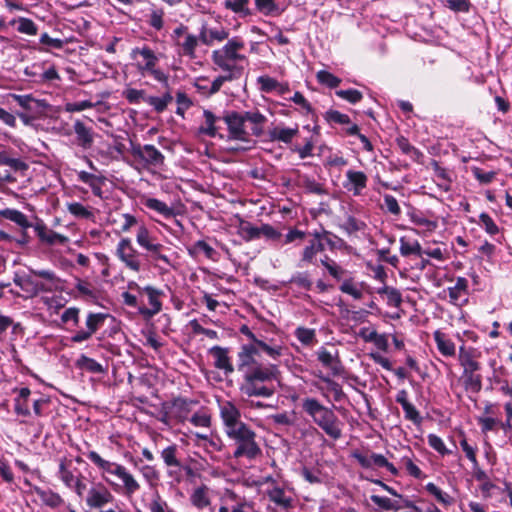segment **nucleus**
<instances>
[{"mask_svg": "<svg viewBox=\"0 0 512 512\" xmlns=\"http://www.w3.org/2000/svg\"><path fill=\"white\" fill-rule=\"evenodd\" d=\"M280 376L276 364L254 365L243 374L240 390L248 397L269 398L276 392L275 383L280 382Z\"/></svg>", "mask_w": 512, "mask_h": 512, "instance_id": "nucleus-1", "label": "nucleus"}, {"mask_svg": "<svg viewBox=\"0 0 512 512\" xmlns=\"http://www.w3.org/2000/svg\"><path fill=\"white\" fill-rule=\"evenodd\" d=\"M227 125L229 139L247 142L250 136L260 137L264 133L263 125L267 121L258 110L256 111H227L223 116Z\"/></svg>", "mask_w": 512, "mask_h": 512, "instance_id": "nucleus-2", "label": "nucleus"}, {"mask_svg": "<svg viewBox=\"0 0 512 512\" xmlns=\"http://www.w3.org/2000/svg\"><path fill=\"white\" fill-rule=\"evenodd\" d=\"M244 47V40L239 36H234L228 39L223 47L212 51V62L223 72H232L242 76L244 69L237 63L247 60V57L240 53Z\"/></svg>", "mask_w": 512, "mask_h": 512, "instance_id": "nucleus-3", "label": "nucleus"}, {"mask_svg": "<svg viewBox=\"0 0 512 512\" xmlns=\"http://www.w3.org/2000/svg\"><path fill=\"white\" fill-rule=\"evenodd\" d=\"M310 235L312 239L303 250L302 262L316 264L317 254H322L327 249L331 251L341 249L344 244L341 238L324 229L321 231L315 230L313 233H310Z\"/></svg>", "mask_w": 512, "mask_h": 512, "instance_id": "nucleus-4", "label": "nucleus"}, {"mask_svg": "<svg viewBox=\"0 0 512 512\" xmlns=\"http://www.w3.org/2000/svg\"><path fill=\"white\" fill-rule=\"evenodd\" d=\"M458 360L463 368L461 379L465 389L478 393L482 388V377L478 373L480 363L476 360L474 349H466L465 346H460Z\"/></svg>", "mask_w": 512, "mask_h": 512, "instance_id": "nucleus-5", "label": "nucleus"}, {"mask_svg": "<svg viewBox=\"0 0 512 512\" xmlns=\"http://www.w3.org/2000/svg\"><path fill=\"white\" fill-rule=\"evenodd\" d=\"M302 408L329 435L334 438H338L340 436V430L334 423V414L331 410L321 405L314 398L305 399L303 401Z\"/></svg>", "mask_w": 512, "mask_h": 512, "instance_id": "nucleus-6", "label": "nucleus"}, {"mask_svg": "<svg viewBox=\"0 0 512 512\" xmlns=\"http://www.w3.org/2000/svg\"><path fill=\"white\" fill-rule=\"evenodd\" d=\"M130 152L134 159L147 166H161L164 163V155L151 144L141 145L131 142Z\"/></svg>", "mask_w": 512, "mask_h": 512, "instance_id": "nucleus-7", "label": "nucleus"}, {"mask_svg": "<svg viewBox=\"0 0 512 512\" xmlns=\"http://www.w3.org/2000/svg\"><path fill=\"white\" fill-rule=\"evenodd\" d=\"M240 333L245 335L250 341V344L258 345L262 352L273 360H277L283 355V346L278 344L273 339H267L264 336L257 337L247 325H242L239 329Z\"/></svg>", "mask_w": 512, "mask_h": 512, "instance_id": "nucleus-8", "label": "nucleus"}, {"mask_svg": "<svg viewBox=\"0 0 512 512\" xmlns=\"http://www.w3.org/2000/svg\"><path fill=\"white\" fill-rule=\"evenodd\" d=\"M116 256L125 266L134 271L139 272L142 264L140 260V253L133 247L130 238H122L116 247Z\"/></svg>", "mask_w": 512, "mask_h": 512, "instance_id": "nucleus-9", "label": "nucleus"}, {"mask_svg": "<svg viewBox=\"0 0 512 512\" xmlns=\"http://www.w3.org/2000/svg\"><path fill=\"white\" fill-rule=\"evenodd\" d=\"M129 288H136L139 292H144L147 297L151 308L145 306L138 307V311L144 317L150 318L158 314L162 310V303L159 300L160 296L164 295L163 291L156 289L153 286L140 287L135 282L129 283Z\"/></svg>", "mask_w": 512, "mask_h": 512, "instance_id": "nucleus-10", "label": "nucleus"}, {"mask_svg": "<svg viewBox=\"0 0 512 512\" xmlns=\"http://www.w3.org/2000/svg\"><path fill=\"white\" fill-rule=\"evenodd\" d=\"M108 317L105 313H93L89 312L86 318V329H81L75 332L71 337V341L74 343H82L89 340L93 334H95L103 325Z\"/></svg>", "mask_w": 512, "mask_h": 512, "instance_id": "nucleus-11", "label": "nucleus"}, {"mask_svg": "<svg viewBox=\"0 0 512 512\" xmlns=\"http://www.w3.org/2000/svg\"><path fill=\"white\" fill-rule=\"evenodd\" d=\"M72 131L75 135L73 143L80 147L82 150H89L93 147L96 132L92 125L80 119H76L72 126Z\"/></svg>", "mask_w": 512, "mask_h": 512, "instance_id": "nucleus-12", "label": "nucleus"}, {"mask_svg": "<svg viewBox=\"0 0 512 512\" xmlns=\"http://www.w3.org/2000/svg\"><path fill=\"white\" fill-rule=\"evenodd\" d=\"M356 300H364V305L371 310L376 308L373 296L367 290H358L354 288V302ZM371 316V311L365 310L354 303V327L367 324V321H370L369 317Z\"/></svg>", "mask_w": 512, "mask_h": 512, "instance_id": "nucleus-13", "label": "nucleus"}, {"mask_svg": "<svg viewBox=\"0 0 512 512\" xmlns=\"http://www.w3.org/2000/svg\"><path fill=\"white\" fill-rule=\"evenodd\" d=\"M260 352H262V350L258 345L243 344L240 348V351L238 352V371L245 374L248 369H250L254 365L260 364L256 360V356H258Z\"/></svg>", "mask_w": 512, "mask_h": 512, "instance_id": "nucleus-14", "label": "nucleus"}, {"mask_svg": "<svg viewBox=\"0 0 512 512\" xmlns=\"http://www.w3.org/2000/svg\"><path fill=\"white\" fill-rule=\"evenodd\" d=\"M358 327V330L354 331L358 337L362 338L365 342L373 343L380 350H387L388 340L386 336L378 334L376 327L370 321H367V324H362Z\"/></svg>", "mask_w": 512, "mask_h": 512, "instance_id": "nucleus-15", "label": "nucleus"}, {"mask_svg": "<svg viewBox=\"0 0 512 512\" xmlns=\"http://www.w3.org/2000/svg\"><path fill=\"white\" fill-rule=\"evenodd\" d=\"M226 433L230 438L237 442V448H257V445L254 442V432L251 431L243 422L239 423L235 427L227 429Z\"/></svg>", "mask_w": 512, "mask_h": 512, "instance_id": "nucleus-16", "label": "nucleus"}, {"mask_svg": "<svg viewBox=\"0 0 512 512\" xmlns=\"http://www.w3.org/2000/svg\"><path fill=\"white\" fill-rule=\"evenodd\" d=\"M317 358L327 372V376L322 377L323 380L327 381L330 376H339L342 373V365L336 354L321 347L317 351Z\"/></svg>", "mask_w": 512, "mask_h": 512, "instance_id": "nucleus-17", "label": "nucleus"}, {"mask_svg": "<svg viewBox=\"0 0 512 512\" xmlns=\"http://www.w3.org/2000/svg\"><path fill=\"white\" fill-rule=\"evenodd\" d=\"M32 228L36 232L39 240L42 243L48 244V245H55V244H66L69 239L67 236L59 234L51 229H49L46 224L42 220H37L35 224H33Z\"/></svg>", "mask_w": 512, "mask_h": 512, "instance_id": "nucleus-18", "label": "nucleus"}, {"mask_svg": "<svg viewBox=\"0 0 512 512\" xmlns=\"http://www.w3.org/2000/svg\"><path fill=\"white\" fill-rule=\"evenodd\" d=\"M138 56H141L143 58L142 62H137L136 64L138 71L142 75H144L147 70L156 67L158 57L150 47L145 45L143 47H136L132 49L131 58L137 59Z\"/></svg>", "mask_w": 512, "mask_h": 512, "instance_id": "nucleus-19", "label": "nucleus"}, {"mask_svg": "<svg viewBox=\"0 0 512 512\" xmlns=\"http://www.w3.org/2000/svg\"><path fill=\"white\" fill-rule=\"evenodd\" d=\"M196 404H198V402L192 399L183 397L174 398L169 404L170 414L173 415L176 421L184 422L188 419V416L192 410V406Z\"/></svg>", "mask_w": 512, "mask_h": 512, "instance_id": "nucleus-20", "label": "nucleus"}, {"mask_svg": "<svg viewBox=\"0 0 512 512\" xmlns=\"http://www.w3.org/2000/svg\"><path fill=\"white\" fill-rule=\"evenodd\" d=\"M13 282L22 291L30 294L31 296H36L40 292L48 290L43 283L34 280L30 275L20 274L18 272L14 274Z\"/></svg>", "mask_w": 512, "mask_h": 512, "instance_id": "nucleus-21", "label": "nucleus"}, {"mask_svg": "<svg viewBox=\"0 0 512 512\" xmlns=\"http://www.w3.org/2000/svg\"><path fill=\"white\" fill-rule=\"evenodd\" d=\"M114 499L111 492L103 487H92L88 491V495L86 498L87 505L91 508H101L104 505L112 502Z\"/></svg>", "mask_w": 512, "mask_h": 512, "instance_id": "nucleus-22", "label": "nucleus"}, {"mask_svg": "<svg viewBox=\"0 0 512 512\" xmlns=\"http://www.w3.org/2000/svg\"><path fill=\"white\" fill-rule=\"evenodd\" d=\"M14 392H17V396L14 399V411L19 416L29 417L32 415V411L30 409V403L32 404V400L30 396L32 394L31 390L28 387H22L20 389H15Z\"/></svg>", "mask_w": 512, "mask_h": 512, "instance_id": "nucleus-23", "label": "nucleus"}, {"mask_svg": "<svg viewBox=\"0 0 512 512\" xmlns=\"http://www.w3.org/2000/svg\"><path fill=\"white\" fill-rule=\"evenodd\" d=\"M450 302L461 306L468 301V281L464 277H458L455 285L448 288Z\"/></svg>", "mask_w": 512, "mask_h": 512, "instance_id": "nucleus-24", "label": "nucleus"}, {"mask_svg": "<svg viewBox=\"0 0 512 512\" xmlns=\"http://www.w3.org/2000/svg\"><path fill=\"white\" fill-rule=\"evenodd\" d=\"M220 416L223 420L226 430L241 423L240 411L230 401H225L220 404Z\"/></svg>", "mask_w": 512, "mask_h": 512, "instance_id": "nucleus-25", "label": "nucleus"}, {"mask_svg": "<svg viewBox=\"0 0 512 512\" xmlns=\"http://www.w3.org/2000/svg\"><path fill=\"white\" fill-rule=\"evenodd\" d=\"M209 353L214 357V366L217 369L223 370L226 375L234 372V367L228 356L227 348L214 346L209 350Z\"/></svg>", "mask_w": 512, "mask_h": 512, "instance_id": "nucleus-26", "label": "nucleus"}, {"mask_svg": "<svg viewBox=\"0 0 512 512\" xmlns=\"http://www.w3.org/2000/svg\"><path fill=\"white\" fill-rule=\"evenodd\" d=\"M229 39V31L224 28H208L206 25H202L199 33V40L207 45H213L214 41L221 42Z\"/></svg>", "mask_w": 512, "mask_h": 512, "instance_id": "nucleus-27", "label": "nucleus"}, {"mask_svg": "<svg viewBox=\"0 0 512 512\" xmlns=\"http://www.w3.org/2000/svg\"><path fill=\"white\" fill-rule=\"evenodd\" d=\"M55 408V401L49 396L40 395L38 398L32 399V411L36 417H48Z\"/></svg>", "mask_w": 512, "mask_h": 512, "instance_id": "nucleus-28", "label": "nucleus"}, {"mask_svg": "<svg viewBox=\"0 0 512 512\" xmlns=\"http://www.w3.org/2000/svg\"><path fill=\"white\" fill-rule=\"evenodd\" d=\"M433 337L436 342L437 349L443 356H446V357L455 356L456 346H455L454 342L450 338L447 337L446 334L437 330L434 332Z\"/></svg>", "mask_w": 512, "mask_h": 512, "instance_id": "nucleus-29", "label": "nucleus"}, {"mask_svg": "<svg viewBox=\"0 0 512 512\" xmlns=\"http://www.w3.org/2000/svg\"><path fill=\"white\" fill-rule=\"evenodd\" d=\"M298 132L299 130L297 126L295 128L276 126L268 131V135L271 141H279L288 144L293 140Z\"/></svg>", "mask_w": 512, "mask_h": 512, "instance_id": "nucleus-30", "label": "nucleus"}, {"mask_svg": "<svg viewBox=\"0 0 512 512\" xmlns=\"http://www.w3.org/2000/svg\"><path fill=\"white\" fill-rule=\"evenodd\" d=\"M76 468L73 465L72 459L64 458L60 461L59 464V477L64 482L67 487H72L74 482L78 479L76 475H74L73 471Z\"/></svg>", "mask_w": 512, "mask_h": 512, "instance_id": "nucleus-31", "label": "nucleus"}, {"mask_svg": "<svg viewBox=\"0 0 512 512\" xmlns=\"http://www.w3.org/2000/svg\"><path fill=\"white\" fill-rule=\"evenodd\" d=\"M199 38L195 35L187 33L184 36V41L176 40V46L179 47L178 53L189 58H195V50L198 46Z\"/></svg>", "mask_w": 512, "mask_h": 512, "instance_id": "nucleus-32", "label": "nucleus"}, {"mask_svg": "<svg viewBox=\"0 0 512 512\" xmlns=\"http://www.w3.org/2000/svg\"><path fill=\"white\" fill-rule=\"evenodd\" d=\"M76 367L80 370L92 373V374H103L106 372V369L103 365L97 362L95 359L90 358L84 354H82L75 363Z\"/></svg>", "mask_w": 512, "mask_h": 512, "instance_id": "nucleus-33", "label": "nucleus"}, {"mask_svg": "<svg viewBox=\"0 0 512 512\" xmlns=\"http://www.w3.org/2000/svg\"><path fill=\"white\" fill-rule=\"evenodd\" d=\"M155 248H151L147 251V260L158 267V262H163L166 266H172L171 259L164 253L168 248L163 244L157 243Z\"/></svg>", "mask_w": 512, "mask_h": 512, "instance_id": "nucleus-34", "label": "nucleus"}, {"mask_svg": "<svg viewBox=\"0 0 512 512\" xmlns=\"http://www.w3.org/2000/svg\"><path fill=\"white\" fill-rule=\"evenodd\" d=\"M136 241L137 244L146 252L151 249L155 248L154 246L159 243L155 236L152 235V233L149 231V229L145 225H140L137 230L136 234Z\"/></svg>", "mask_w": 512, "mask_h": 512, "instance_id": "nucleus-35", "label": "nucleus"}, {"mask_svg": "<svg viewBox=\"0 0 512 512\" xmlns=\"http://www.w3.org/2000/svg\"><path fill=\"white\" fill-rule=\"evenodd\" d=\"M144 205L146 208L156 211L166 219H170L175 216L174 209L159 199L147 198L144 201Z\"/></svg>", "mask_w": 512, "mask_h": 512, "instance_id": "nucleus-36", "label": "nucleus"}, {"mask_svg": "<svg viewBox=\"0 0 512 512\" xmlns=\"http://www.w3.org/2000/svg\"><path fill=\"white\" fill-rule=\"evenodd\" d=\"M203 116L205 118V124L199 127V134L206 135L209 137H216L218 128L215 125L216 121L219 120L212 111L205 109L203 111Z\"/></svg>", "mask_w": 512, "mask_h": 512, "instance_id": "nucleus-37", "label": "nucleus"}, {"mask_svg": "<svg viewBox=\"0 0 512 512\" xmlns=\"http://www.w3.org/2000/svg\"><path fill=\"white\" fill-rule=\"evenodd\" d=\"M0 214L5 219L16 223L23 229H27L33 226V224L28 221L27 216L17 209L6 208L2 210Z\"/></svg>", "mask_w": 512, "mask_h": 512, "instance_id": "nucleus-38", "label": "nucleus"}, {"mask_svg": "<svg viewBox=\"0 0 512 512\" xmlns=\"http://www.w3.org/2000/svg\"><path fill=\"white\" fill-rule=\"evenodd\" d=\"M173 97L169 90L163 94L161 97L157 96H147L145 98V102L152 106L157 113H162L166 110L167 106L172 102Z\"/></svg>", "mask_w": 512, "mask_h": 512, "instance_id": "nucleus-39", "label": "nucleus"}, {"mask_svg": "<svg viewBox=\"0 0 512 512\" xmlns=\"http://www.w3.org/2000/svg\"><path fill=\"white\" fill-rule=\"evenodd\" d=\"M249 0H225L223 5L225 9L231 10L240 17L252 15V11L248 7Z\"/></svg>", "mask_w": 512, "mask_h": 512, "instance_id": "nucleus-40", "label": "nucleus"}, {"mask_svg": "<svg viewBox=\"0 0 512 512\" xmlns=\"http://www.w3.org/2000/svg\"><path fill=\"white\" fill-rule=\"evenodd\" d=\"M378 294L384 296L387 305L391 307H399L402 303V295L400 291L394 287L384 286L378 290Z\"/></svg>", "mask_w": 512, "mask_h": 512, "instance_id": "nucleus-41", "label": "nucleus"}, {"mask_svg": "<svg viewBox=\"0 0 512 512\" xmlns=\"http://www.w3.org/2000/svg\"><path fill=\"white\" fill-rule=\"evenodd\" d=\"M260 226H254L248 221H241L239 226L240 236L247 242L260 239Z\"/></svg>", "mask_w": 512, "mask_h": 512, "instance_id": "nucleus-42", "label": "nucleus"}, {"mask_svg": "<svg viewBox=\"0 0 512 512\" xmlns=\"http://www.w3.org/2000/svg\"><path fill=\"white\" fill-rule=\"evenodd\" d=\"M188 251L190 255L203 253L208 259L211 260H215L217 256L216 250L204 240L196 241L194 245L188 249Z\"/></svg>", "mask_w": 512, "mask_h": 512, "instance_id": "nucleus-43", "label": "nucleus"}, {"mask_svg": "<svg viewBox=\"0 0 512 512\" xmlns=\"http://www.w3.org/2000/svg\"><path fill=\"white\" fill-rule=\"evenodd\" d=\"M10 97L13 98L17 104L26 112H33L39 106V101L32 97V95H17L10 94Z\"/></svg>", "mask_w": 512, "mask_h": 512, "instance_id": "nucleus-44", "label": "nucleus"}, {"mask_svg": "<svg viewBox=\"0 0 512 512\" xmlns=\"http://www.w3.org/2000/svg\"><path fill=\"white\" fill-rule=\"evenodd\" d=\"M18 23L17 31L22 34L34 36L38 32L37 25L29 18L19 17L17 20L14 19L11 21V25Z\"/></svg>", "mask_w": 512, "mask_h": 512, "instance_id": "nucleus-45", "label": "nucleus"}, {"mask_svg": "<svg viewBox=\"0 0 512 512\" xmlns=\"http://www.w3.org/2000/svg\"><path fill=\"white\" fill-rule=\"evenodd\" d=\"M241 76L234 74L232 72H225L223 75H219L214 79V81L211 83L209 89L207 90V96H211L216 94L218 91H220L222 85L225 82L233 81L239 79Z\"/></svg>", "mask_w": 512, "mask_h": 512, "instance_id": "nucleus-46", "label": "nucleus"}, {"mask_svg": "<svg viewBox=\"0 0 512 512\" xmlns=\"http://www.w3.org/2000/svg\"><path fill=\"white\" fill-rule=\"evenodd\" d=\"M431 166L433 168V171L435 173V176L440 180V183L438 185L445 191H448L450 189L451 184V177L448 171L441 167L439 163L435 160L431 162Z\"/></svg>", "mask_w": 512, "mask_h": 512, "instance_id": "nucleus-47", "label": "nucleus"}, {"mask_svg": "<svg viewBox=\"0 0 512 512\" xmlns=\"http://www.w3.org/2000/svg\"><path fill=\"white\" fill-rule=\"evenodd\" d=\"M36 493L43 501V503L49 507L55 508L62 504L63 499L61 496L51 490L36 489Z\"/></svg>", "mask_w": 512, "mask_h": 512, "instance_id": "nucleus-48", "label": "nucleus"}, {"mask_svg": "<svg viewBox=\"0 0 512 512\" xmlns=\"http://www.w3.org/2000/svg\"><path fill=\"white\" fill-rule=\"evenodd\" d=\"M400 253L402 256H408L411 254L421 255L422 247L418 241H409L406 237H401Z\"/></svg>", "mask_w": 512, "mask_h": 512, "instance_id": "nucleus-49", "label": "nucleus"}, {"mask_svg": "<svg viewBox=\"0 0 512 512\" xmlns=\"http://www.w3.org/2000/svg\"><path fill=\"white\" fill-rule=\"evenodd\" d=\"M260 238H265L267 241L280 243L282 240V233L270 224H262L260 226Z\"/></svg>", "mask_w": 512, "mask_h": 512, "instance_id": "nucleus-50", "label": "nucleus"}, {"mask_svg": "<svg viewBox=\"0 0 512 512\" xmlns=\"http://www.w3.org/2000/svg\"><path fill=\"white\" fill-rule=\"evenodd\" d=\"M426 490L432 496H434L439 503H441L445 506H449L453 502L452 497L448 493H446V492L442 491L440 488H438L434 483H428L426 485Z\"/></svg>", "mask_w": 512, "mask_h": 512, "instance_id": "nucleus-51", "label": "nucleus"}, {"mask_svg": "<svg viewBox=\"0 0 512 512\" xmlns=\"http://www.w3.org/2000/svg\"><path fill=\"white\" fill-rule=\"evenodd\" d=\"M67 210L76 218L92 219L94 214L79 202L68 203Z\"/></svg>", "mask_w": 512, "mask_h": 512, "instance_id": "nucleus-52", "label": "nucleus"}, {"mask_svg": "<svg viewBox=\"0 0 512 512\" xmlns=\"http://www.w3.org/2000/svg\"><path fill=\"white\" fill-rule=\"evenodd\" d=\"M255 6L260 13L266 16L279 13V8L275 0H255Z\"/></svg>", "mask_w": 512, "mask_h": 512, "instance_id": "nucleus-53", "label": "nucleus"}, {"mask_svg": "<svg viewBox=\"0 0 512 512\" xmlns=\"http://www.w3.org/2000/svg\"><path fill=\"white\" fill-rule=\"evenodd\" d=\"M317 81L329 88H336L341 83L340 78L336 77L332 73L326 70H320L316 74Z\"/></svg>", "mask_w": 512, "mask_h": 512, "instance_id": "nucleus-54", "label": "nucleus"}, {"mask_svg": "<svg viewBox=\"0 0 512 512\" xmlns=\"http://www.w3.org/2000/svg\"><path fill=\"white\" fill-rule=\"evenodd\" d=\"M306 237V233L296 228L290 229L285 235L282 234V240L279 244L286 245L290 243H301Z\"/></svg>", "mask_w": 512, "mask_h": 512, "instance_id": "nucleus-55", "label": "nucleus"}, {"mask_svg": "<svg viewBox=\"0 0 512 512\" xmlns=\"http://www.w3.org/2000/svg\"><path fill=\"white\" fill-rule=\"evenodd\" d=\"M257 83L260 85V90L265 93H271L280 86V82L270 76H259Z\"/></svg>", "mask_w": 512, "mask_h": 512, "instance_id": "nucleus-56", "label": "nucleus"}, {"mask_svg": "<svg viewBox=\"0 0 512 512\" xmlns=\"http://www.w3.org/2000/svg\"><path fill=\"white\" fill-rule=\"evenodd\" d=\"M290 284H295L299 288L304 290H310L312 287V282L309 279V276L306 272H298L294 274L288 281Z\"/></svg>", "mask_w": 512, "mask_h": 512, "instance_id": "nucleus-57", "label": "nucleus"}, {"mask_svg": "<svg viewBox=\"0 0 512 512\" xmlns=\"http://www.w3.org/2000/svg\"><path fill=\"white\" fill-rule=\"evenodd\" d=\"M320 263L328 270L329 274L336 279H340L342 277V269L327 255H323L320 257Z\"/></svg>", "mask_w": 512, "mask_h": 512, "instance_id": "nucleus-58", "label": "nucleus"}, {"mask_svg": "<svg viewBox=\"0 0 512 512\" xmlns=\"http://www.w3.org/2000/svg\"><path fill=\"white\" fill-rule=\"evenodd\" d=\"M325 119L329 122V123H334V124H340V125H344V124H349L350 123V118L347 114H343L337 110H329L326 112L325 114Z\"/></svg>", "mask_w": 512, "mask_h": 512, "instance_id": "nucleus-59", "label": "nucleus"}, {"mask_svg": "<svg viewBox=\"0 0 512 512\" xmlns=\"http://www.w3.org/2000/svg\"><path fill=\"white\" fill-rule=\"evenodd\" d=\"M125 99L130 104H138L141 100L145 101V91L134 88H128L123 92Z\"/></svg>", "mask_w": 512, "mask_h": 512, "instance_id": "nucleus-60", "label": "nucleus"}, {"mask_svg": "<svg viewBox=\"0 0 512 512\" xmlns=\"http://www.w3.org/2000/svg\"><path fill=\"white\" fill-rule=\"evenodd\" d=\"M79 314L80 309L77 307H69L67 308L61 315V321L63 323L72 322L74 326H78L79 324Z\"/></svg>", "mask_w": 512, "mask_h": 512, "instance_id": "nucleus-61", "label": "nucleus"}, {"mask_svg": "<svg viewBox=\"0 0 512 512\" xmlns=\"http://www.w3.org/2000/svg\"><path fill=\"white\" fill-rule=\"evenodd\" d=\"M479 219L488 234L495 235L499 232L498 226L487 213H481Z\"/></svg>", "mask_w": 512, "mask_h": 512, "instance_id": "nucleus-62", "label": "nucleus"}, {"mask_svg": "<svg viewBox=\"0 0 512 512\" xmlns=\"http://www.w3.org/2000/svg\"><path fill=\"white\" fill-rule=\"evenodd\" d=\"M120 479L123 482V485L126 490V494H128V495L134 494L140 488L138 482L128 472H126L124 475H122V477Z\"/></svg>", "mask_w": 512, "mask_h": 512, "instance_id": "nucleus-63", "label": "nucleus"}, {"mask_svg": "<svg viewBox=\"0 0 512 512\" xmlns=\"http://www.w3.org/2000/svg\"><path fill=\"white\" fill-rule=\"evenodd\" d=\"M478 423H479L482 431H484V432L495 430L498 427H503V424L500 420H497L492 417H480L478 419Z\"/></svg>", "mask_w": 512, "mask_h": 512, "instance_id": "nucleus-64", "label": "nucleus"}]
</instances>
